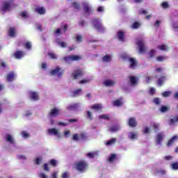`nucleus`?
<instances>
[{
	"label": "nucleus",
	"mask_w": 178,
	"mask_h": 178,
	"mask_svg": "<svg viewBox=\"0 0 178 178\" xmlns=\"http://www.w3.org/2000/svg\"><path fill=\"white\" fill-rule=\"evenodd\" d=\"M75 169L81 173H84L88 169V163L84 160L79 161L75 163Z\"/></svg>",
	"instance_id": "obj_1"
},
{
	"label": "nucleus",
	"mask_w": 178,
	"mask_h": 178,
	"mask_svg": "<svg viewBox=\"0 0 178 178\" xmlns=\"http://www.w3.org/2000/svg\"><path fill=\"white\" fill-rule=\"evenodd\" d=\"M122 59H128L129 62V67L131 69H136V67H137V61L136 60V58H129V56L127 54H122Z\"/></svg>",
	"instance_id": "obj_2"
},
{
	"label": "nucleus",
	"mask_w": 178,
	"mask_h": 178,
	"mask_svg": "<svg viewBox=\"0 0 178 178\" xmlns=\"http://www.w3.org/2000/svg\"><path fill=\"white\" fill-rule=\"evenodd\" d=\"M83 74L84 71L83 69H77L72 73L71 77H72L73 80H76L77 79H80V77H83Z\"/></svg>",
	"instance_id": "obj_3"
},
{
	"label": "nucleus",
	"mask_w": 178,
	"mask_h": 178,
	"mask_svg": "<svg viewBox=\"0 0 178 178\" xmlns=\"http://www.w3.org/2000/svg\"><path fill=\"white\" fill-rule=\"evenodd\" d=\"M64 72L65 71L62 68L56 67L55 69L51 70L50 73L51 76L57 75V77L60 79V77H62V76L63 75Z\"/></svg>",
	"instance_id": "obj_4"
},
{
	"label": "nucleus",
	"mask_w": 178,
	"mask_h": 178,
	"mask_svg": "<svg viewBox=\"0 0 178 178\" xmlns=\"http://www.w3.org/2000/svg\"><path fill=\"white\" fill-rule=\"evenodd\" d=\"M92 23L93 26L95 27V29H96V30H97V31H104L105 29L104 28L102 24H101V22H99V19L97 18L92 19Z\"/></svg>",
	"instance_id": "obj_5"
},
{
	"label": "nucleus",
	"mask_w": 178,
	"mask_h": 178,
	"mask_svg": "<svg viewBox=\"0 0 178 178\" xmlns=\"http://www.w3.org/2000/svg\"><path fill=\"white\" fill-rule=\"evenodd\" d=\"M63 60L65 62H74V61L77 62L79 60H81V56H77V55H72V56H68L64 57Z\"/></svg>",
	"instance_id": "obj_6"
},
{
	"label": "nucleus",
	"mask_w": 178,
	"mask_h": 178,
	"mask_svg": "<svg viewBox=\"0 0 178 178\" xmlns=\"http://www.w3.org/2000/svg\"><path fill=\"white\" fill-rule=\"evenodd\" d=\"M136 44L138 45V47L139 48V52L140 54H144V52H145V44L144 43V41L138 40L136 42Z\"/></svg>",
	"instance_id": "obj_7"
},
{
	"label": "nucleus",
	"mask_w": 178,
	"mask_h": 178,
	"mask_svg": "<svg viewBox=\"0 0 178 178\" xmlns=\"http://www.w3.org/2000/svg\"><path fill=\"white\" fill-rule=\"evenodd\" d=\"M128 126L129 127H137V119L134 117L129 118L128 120Z\"/></svg>",
	"instance_id": "obj_8"
},
{
	"label": "nucleus",
	"mask_w": 178,
	"mask_h": 178,
	"mask_svg": "<svg viewBox=\"0 0 178 178\" xmlns=\"http://www.w3.org/2000/svg\"><path fill=\"white\" fill-rule=\"evenodd\" d=\"M60 111L58 108H54L51 110V112L49 113V116L52 118H56V116H59Z\"/></svg>",
	"instance_id": "obj_9"
},
{
	"label": "nucleus",
	"mask_w": 178,
	"mask_h": 178,
	"mask_svg": "<svg viewBox=\"0 0 178 178\" xmlns=\"http://www.w3.org/2000/svg\"><path fill=\"white\" fill-rule=\"evenodd\" d=\"M165 138V134L160 132L156 136V144H162V140Z\"/></svg>",
	"instance_id": "obj_10"
},
{
	"label": "nucleus",
	"mask_w": 178,
	"mask_h": 178,
	"mask_svg": "<svg viewBox=\"0 0 178 178\" xmlns=\"http://www.w3.org/2000/svg\"><path fill=\"white\" fill-rule=\"evenodd\" d=\"M15 77H16V75L15 74V72H10L8 73L6 76V80L9 83H12L15 80Z\"/></svg>",
	"instance_id": "obj_11"
},
{
	"label": "nucleus",
	"mask_w": 178,
	"mask_h": 178,
	"mask_svg": "<svg viewBox=\"0 0 178 178\" xmlns=\"http://www.w3.org/2000/svg\"><path fill=\"white\" fill-rule=\"evenodd\" d=\"M91 109H93V111H97V112H102V104H93L91 106Z\"/></svg>",
	"instance_id": "obj_12"
},
{
	"label": "nucleus",
	"mask_w": 178,
	"mask_h": 178,
	"mask_svg": "<svg viewBox=\"0 0 178 178\" xmlns=\"http://www.w3.org/2000/svg\"><path fill=\"white\" fill-rule=\"evenodd\" d=\"M14 56L15 59H22L24 56V51H17L14 53Z\"/></svg>",
	"instance_id": "obj_13"
},
{
	"label": "nucleus",
	"mask_w": 178,
	"mask_h": 178,
	"mask_svg": "<svg viewBox=\"0 0 178 178\" xmlns=\"http://www.w3.org/2000/svg\"><path fill=\"white\" fill-rule=\"evenodd\" d=\"M178 139L177 135L173 136L170 140H168L167 143V147H171V145H173L175 144V142Z\"/></svg>",
	"instance_id": "obj_14"
},
{
	"label": "nucleus",
	"mask_w": 178,
	"mask_h": 178,
	"mask_svg": "<svg viewBox=\"0 0 178 178\" xmlns=\"http://www.w3.org/2000/svg\"><path fill=\"white\" fill-rule=\"evenodd\" d=\"M8 34L13 38L16 37V29H15V27H10L8 31Z\"/></svg>",
	"instance_id": "obj_15"
},
{
	"label": "nucleus",
	"mask_w": 178,
	"mask_h": 178,
	"mask_svg": "<svg viewBox=\"0 0 178 178\" xmlns=\"http://www.w3.org/2000/svg\"><path fill=\"white\" fill-rule=\"evenodd\" d=\"M30 98L33 101H38L39 99L38 93H37V92H30Z\"/></svg>",
	"instance_id": "obj_16"
},
{
	"label": "nucleus",
	"mask_w": 178,
	"mask_h": 178,
	"mask_svg": "<svg viewBox=\"0 0 178 178\" xmlns=\"http://www.w3.org/2000/svg\"><path fill=\"white\" fill-rule=\"evenodd\" d=\"M113 106H122L123 105V98H120L118 99L115 100L113 102Z\"/></svg>",
	"instance_id": "obj_17"
},
{
	"label": "nucleus",
	"mask_w": 178,
	"mask_h": 178,
	"mask_svg": "<svg viewBox=\"0 0 178 178\" xmlns=\"http://www.w3.org/2000/svg\"><path fill=\"white\" fill-rule=\"evenodd\" d=\"M82 91H83V90H81V88L76 89V90L72 92V94L71 95V97H72V98H74L76 97H79V95H81Z\"/></svg>",
	"instance_id": "obj_18"
},
{
	"label": "nucleus",
	"mask_w": 178,
	"mask_h": 178,
	"mask_svg": "<svg viewBox=\"0 0 178 178\" xmlns=\"http://www.w3.org/2000/svg\"><path fill=\"white\" fill-rule=\"evenodd\" d=\"M10 8V3L5 2L1 7V10H3V12H6V10H9Z\"/></svg>",
	"instance_id": "obj_19"
},
{
	"label": "nucleus",
	"mask_w": 178,
	"mask_h": 178,
	"mask_svg": "<svg viewBox=\"0 0 178 178\" xmlns=\"http://www.w3.org/2000/svg\"><path fill=\"white\" fill-rule=\"evenodd\" d=\"M165 80H166V76H161L160 78H159V79L157 80L158 86H159L160 87H162V86H163V83H165Z\"/></svg>",
	"instance_id": "obj_20"
},
{
	"label": "nucleus",
	"mask_w": 178,
	"mask_h": 178,
	"mask_svg": "<svg viewBox=\"0 0 178 178\" xmlns=\"http://www.w3.org/2000/svg\"><path fill=\"white\" fill-rule=\"evenodd\" d=\"M117 37L120 41L123 42L124 41V32L120 31H118L117 33Z\"/></svg>",
	"instance_id": "obj_21"
},
{
	"label": "nucleus",
	"mask_w": 178,
	"mask_h": 178,
	"mask_svg": "<svg viewBox=\"0 0 178 178\" xmlns=\"http://www.w3.org/2000/svg\"><path fill=\"white\" fill-rule=\"evenodd\" d=\"M129 81L131 86H136L138 81V78L136 76H130Z\"/></svg>",
	"instance_id": "obj_22"
},
{
	"label": "nucleus",
	"mask_w": 178,
	"mask_h": 178,
	"mask_svg": "<svg viewBox=\"0 0 178 178\" xmlns=\"http://www.w3.org/2000/svg\"><path fill=\"white\" fill-rule=\"evenodd\" d=\"M79 108V104H70L67 107V111H76Z\"/></svg>",
	"instance_id": "obj_23"
},
{
	"label": "nucleus",
	"mask_w": 178,
	"mask_h": 178,
	"mask_svg": "<svg viewBox=\"0 0 178 178\" xmlns=\"http://www.w3.org/2000/svg\"><path fill=\"white\" fill-rule=\"evenodd\" d=\"M49 134H54V136H58L59 134V131H58L56 128L49 129L48 130Z\"/></svg>",
	"instance_id": "obj_24"
},
{
	"label": "nucleus",
	"mask_w": 178,
	"mask_h": 178,
	"mask_svg": "<svg viewBox=\"0 0 178 178\" xmlns=\"http://www.w3.org/2000/svg\"><path fill=\"white\" fill-rule=\"evenodd\" d=\"M109 130L111 133H116V131H119V130H120V126L114 125L111 127Z\"/></svg>",
	"instance_id": "obj_25"
},
{
	"label": "nucleus",
	"mask_w": 178,
	"mask_h": 178,
	"mask_svg": "<svg viewBox=\"0 0 178 178\" xmlns=\"http://www.w3.org/2000/svg\"><path fill=\"white\" fill-rule=\"evenodd\" d=\"M35 12L39 13V15H45V8L44 7H40L35 9Z\"/></svg>",
	"instance_id": "obj_26"
},
{
	"label": "nucleus",
	"mask_w": 178,
	"mask_h": 178,
	"mask_svg": "<svg viewBox=\"0 0 178 178\" xmlns=\"http://www.w3.org/2000/svg\"><path fill=\"white\" fill-rule=\"evenodd\" d=\"M6 141L10 143V144H15V140H13V137L10 134L6 135Z\"/></svg>",
	"instance_id": "obj_27"
},
{
	"label": "nucleus",
	"mask_w": 178,
	"mask_h": 178,
	"mask_svg": "<svg viewBox=\"0 0 178 178\" xmlns=\"http://www.w3.org/2000/svg\"><path fill=\"white\" fill-rule=\"evenodd\" d=\"M82 6H83L85 13H90V5L88 3H83Z\"/></svg>",
	"instance_id": "obj_28"
},
{
	"label": "nucleus",
	"mask_w": 178,
	"mask_h": 178,
	"mask_svg": "<svg viewBox=\"0 0 178 178\" xmlns=\"http://www.w3.org/2000/svg\"><path fill=\"white\" fill-rule=\"evenodd\" d=\"M72 7L74 8L75 10H80V3H79L77 1H74L72 3Z\"/></svg>",
	"instance_id": "obj_29"
},
{
	"label": "nucleus",
	"mask_w": 178,
	"mask_h": 178,
	"mask_svg": "<svg viewBox=\"0 0 178 178\" xmlns=\"http://www.w3.org/2000/svg\"><path fill=\"white\" fill-rule=\"evenodd\" d=\"M157 48L160 49V51H169V48L165 44L159 45Z\"/></svg>",
	"instance_id": "obj_30"
},
{
	"label": "nucleus",
	"mask_w": 178,
	"mask_h": 178,
	"mask_svg": "<svg viewBox=\"0 0 178 178\" xmlns=\"http://www.w3.org/2000/svg\"><path fill=\"white\" fill-rule=\"evenodd\" d=\"M140 26H141V24H140V22H135L131 26V27L134 29V30H137V29H138L140 27Z\"/></svg>",
	"instance_id": "obj_31"
},
{
	"label": "nucleus",
	"mask_w": 178,
	"mask_h": 178,
	"mask_svg": "<svg viewBox=\"0 0 178 178\" xmlns=\"http://www.w3.org/2000/svg\"><path fill=\"white\" fill-rule=\"evenodd\" d=\"M49 165L53 166V168H56L58 166V161L55 159H51L49 162Z\"/></svg>",
	"instance_id": "obj_32"
},
{
	"label": "nucleus",
	"mask_w": 178,
	"mask_h": 178,
	"mask_svg": "<svg viewBox=\"0 0 178 178\" xmlns=\"http://www.w3.org/2000/svg\"><path fill=\"white\" fill-rule=\"evenodd\" d=\"M116 138H111L106 143V145H112V144H115V143H116Z\"/></svg>",
	"instance_id": "obj_33"
},
{
	"label": "nucleus",
	"mask_w": 178,
	"mask_h": 178,
	"mask_svg": "<svg viewBox=\"0 0 178 178\" xmlns=\"http://www.w3.org/2000/svg\"><path fill=\"white\" fill-rule=\"evenodd\" d=\"M171 94H172V92L170 91H165L161 93V95L164 98H168V97H170Z\"/></svg>",
	"instance_id": "obj_34"
},
{
	"label": "nucleus",
	"mask_w": 178,
	"mask_h": 178,
	"mask_svg": "<svg viewBox=\"0 0 178 178\" xmlns=\"http://www.w3.org/2000/svg\"><path fill=\"white\" fill-rule=\"evenodd\" d=\"M99 118L103 119L104 120H111V118H109V115L108 114L99 115Z\"/></svg>",
	"instance_id": "obj_35"
},
{
	"label": "nucleus",
	"mask_w": 178,
	"mask_h": 178,
	"mask_svg": "<svg viewBox=\"0 0 178 178\" xmlns=\"http://www.w3.org/2000/svg\"><path fill=\"white\" fill-rule=\"evenodd\" d=\"M104 84L106 86H115V82H113V81H111V80L108 79L104 81Z\"/></svg>",
	"instance_id": "obj_36"
},
{
	"label": "nucleus",
	"mask_w": 178,
	"mask_h": 178,
	"mask_svg": "<svg viewBox=\"0 0 178 178\" xmlns=\"http://www.w3.org/2000/svg\"><path fill=\"white\" fill-rule=\"evenodd\" d=\"M115 159H116V154H112L109 156L108 161V162L112 163V162H114Z\"/></svg>",
	"instance_id": "obj_37"
},
{
	"label": "nucleus",
	"mask_w": 178,
	"mask_h": 178,
	"mask_svg": "<svg viewBox=\"0 0 178 178\" xmlns=\"http://www.w3.org/2000/svg\"><path fill=\"white\" fill-rule=\"evenodd\" d=\"M168 111H169V107L166 106H161V107L160 108V111L162 113H165V112H168Z\"/></svg>",
	"instance_id": "obj_38"
},
{
	"label": "nucleus",
	"mask_w": 178,
	"mask_h": 178,
	"mask_svg": "<svg viewBox=\"0 0 178 178\" xmlns=\"http://www.w3.org/2000/svg\"><path fill=\"white\" fill-rule=\"evenodd\" d=\"M176 122H178V115L175 117V119L172 118L170 120L169 124L170 126H172V124H175Z\"/></svg>",
	"instance_id": "obj_39"
},
{
	"label": "nucleus",
	"mask_w": 178,
	"mask_h": 178,
	"mask_svg": "<svg viewBox=\"0 0 178 178\" xmlns=\"http://www.w3.org/2000/svg\"><path fill=\"white\" fill-rule=\"evenodd\" d=\"M156 52V51L152 49L149 51V59H152V58H154V56H155V53Z\"/></svg>",
	"instance_id": "obj_40"
},
{
	"label": "nucleus",
	"mask_w": 178,
	"mask_h": 178,
	"mask_svg": "<svg viewBox=\"0 0 178 178\" xmlns=\"http://www.w3.org/2000/svg\"><path fill=\"white\" fill-rule=\"evenodd\" d=\"M103 62H111V56L106 55L102 58Z\"/></svg>",
	"instance_id": "obj_41"
},
{
	"label": "nucleus",
	"mask_w": 178,
	"mask_h": 178,
	"mask_svg": "<svg viewBox=\"0 0 178 178\" xmlns=\"http://www.w3.org/2000/svg\"><path fill=\"white\" fill-rule=\"evenodd\" d=\"M153 102L156 105H161V99H159V97H155L153 100Z\"/></svg>",
	"instance_id": "obj_42"
},
{
	"label": "nucleus",
	"mask_w": 178,
	"mask_h": 178,
	"mask_svg": "<svg viewBox=\"0 0 178 178\" xmlns=\"http://www.w3.org/2000/svg\"><path fill=\"white\" fill-rule=\"evenodd\" d=\"M166 59V57L163 56H159L156 57V61L157 62H163V60Z\"/></svg>",
	"instance_id": "obj_43"
},
{
	"label": "nucleus",
	"mask_w": 178,
	"mask_h": 178,
	"mask_svg": "<svg viewBox=\"0 0 178 178\" xmlns=\"http://www.w3.org/2000/svg\"><path fill=\"white\" fill-rule=\"evenodd\" d=\"M86 156H88V158H90L91 159H92L95 156V152H89L86 154Z\"/></svg>",
	"instance_id": "obj_44"
},
{
	"label": "nucleus",
	"mask_w": 178,
	"mask_h": 178,
	"mask_svg": "<svg viewBox=\"0 0 178 178\" xmlns=\"http://www.w3.org/2000/svg\"><path fill=\"white\" fill-rule=\"evenodd\" d=\"M19 15L24 19H27V17H28L27 12H26V11H22Z\"/></svg>",
	"instance_id": "obj_45"
},
{
	"label": "nucleus",
	"mask_w": 178,
	"mask_h": 178,
	"mask_svg": "<svg viewBox=\"0 0 178 178\" xmlns=\"http://www.w3.org/2000/svg\"><path fill=\"white\" fill-rule=\"evenodd\" d=\"M171 166L174 170H178V162L173 163Z\"/></svg>",
	"instance_id": "obj_46"
},
{
	"label": "nucleus",
	"mask_w": 178,
	"mask_h": 178,
	"mask_svg": "<svg viewBox=\"0 0 178 178\" xmlns=\"http://www.w3.org/2000/svg\"><path fill=\"white\" fill-rule=\"evenodd\" d=\"M155 92H156L155 88H150V89L149 90V94H150V95H154L155 94Z\"/></svg>",
	"instance_id": "obj_47"
},
{
	"label": "nucleus",
	"mask_w": 178,
	"mask_h": 178,
	"mask_svg": "<svg viewBox=\"0 0 178 178\" xmlns=\"http://www.w3.org/2000/svg\"><path fill=\"white\" fill-rule=\"evenodd\" d=\"M129 138L131 139V140H134L135 138H137V134L136 133H134V132H131L130 133V136Z\"/></svg>",
	"instance_id": "obj_48"
},
{
	"label": "nucleus",
	"mask_w": 178,
	"mask_h": 178,
	"mask_svg": "<svg viewBox=\"0 0 178 178\" xmlns=\"http://www.w3.org/2000/svg\"><path fill=\"white\" fill-rule=\"evenodd\" d=\"M48 56L51 58V59H56V54L52 52L48 54Z\"/></svg>",
	"instance_id": "obj_49"
},
{
	"label": "nucleus",
	"mask_w": 178,
	"mask_h": 178,
	"mask_svg": "<svg viewBox=\"0 0 178 178\" xmlns=\"http://www.w3.org/2000/svg\"><path fill=\"white\" fill-rule=\"evenodd\" d=\"M21 134H22V137L24 138H29V136H30L27 132H26V131H22V133H21Z\"/></svg>",
	"instance_id": "obj_50"
},
{
	"label": "nucleus",
	"mask_w": 178,
	"mask_h": 178,
	"mask_svg": "<svg viewBox=\"0 0 178 178\" xmlns=\"http://www.w3.org/2000/svg\"><path fill=\"white\" fill-rule=\"evenodd\" d=\"M76 40L77 42H81L83 41V37L80 35H77L76 36Z\"/></svg>",
	"instance_id": "obj_51"
},
{
	"label": "nucleus",
	"mask_w": 178,
	"mask_h": 178,
	"mask_svg": "<svg viewBox=\"0 0 178 178\" xmlns=\"http://www.w3.org/2000/svg\"><path fill=\"white\" fill-rule=\"evenodd\" d=\"M161 6L162 8H163L164 9H166L168 8H169V4L168 3V2L165 1V2H163L161 3Z\"/></svg>",
	"instance_id": "obj_52"
},
{
	"label": "nucleus",
	"mask_w": 178,
	"mask_h": 178,
	"mask_svg": "<svg viewBox=\"0 0 178 178\" xmlns=\"http://www.w3.org/2000/svg\"><path fill=\"white\" fill-rule=\"evenodd\" d=\"M86 83H90V79H83L79 81V84H86Z\"/></svg>",
	"instance_id": "obj_53"
},
{
	"label": "nucleus",
	"mask_w": 178,
	"mask_h": 178,
	"mask_svg": "<svg viewBox=\"0 0 178 178\" xmlns=\"http://www.w3.org/2000/svg\"><path fill=\"white\" fill-rule=\"evenodd\" d=\"M58 45H60L62 48H66L67 47L66 42H58Z\"/></svg>",
	"instance_id": "obj_54"
},
{
	"label": "nucleus",
	"mask_w": 178,
	"mask_h": 178,
	"mask_svg": "<svg viewBox=\"0 0 178 178\" xmlns=\"http://www.w3.org/2000/svg\"><path fill=\"white\" fill-rule=\"evenodd\" d=\"M88 118L90 120H92V114L91 113V111H87Z\"/></svg>",
	"instance_id": "obj_55"
},
{
	"label": "nucleus",
	"mask_w": 178,
	"mask_h": 178,
	"mask_svg": "<svg viewBox=\"0 0 178 178\" xmlns=\"http://www.w3.org/2000/svg\"><path fill=\"white\" fill-rule=\"evenodd\" d=\"M25 48H26V49H31V43L30 42H26L25 44Z\"/></svg>",
	"instance_id": "obj_56"
},
{
	"label": "nucleus",
	"mask_w": 178,
	"mask_h": 178,
	"mask_svg": "<svg viewBox=\"0 0 178 178\" xmlns=\"http://www.w3.org/2000/svg\"><path fill=\"white\" fill-rule=\"evenodd\" d=\"M39 177L40 178H48V176L47 175H45V173L42 172V173L39 174Z\"/></svg>",
	"instance_id": "obj_57"
},
{
	"label": "nucleus",
	"mask_w": 178,
	"mask_h": 178,
	"mask_svg": "<svg viewBox=\"0 0 178 178\" xmlns=\"http://www.w3.org/2000/svg\"><path fill=\"white\" fill-rule=\"evenodd\" d=\"M149 131L150 130L147 127H146L143 130L144 134H149Z\"/></svg>",
	"instance_id": "obj_58"
},
{
	"label": "nucleus",
	"mask_w": 178,
	"mask_h": 178,
	"mask_svg": "<svg viewBox=\"0 0 178 178\" xmlns=\"http://www.w3.org/2000/svg\"><path fill=\"white\" fill-rule=\"evenodd\" d=\"M72 140L74 141H79V135H77V134H74Z\"/></svg>",
	"instance_id": "obj_59"
},
{
	"label": "nucleus",
	"mask_w": 178,
	"mask_h": 178,
	"mask_svg": "<svg viewBox=\"0 0 178 178\" xmlns=\"http://www.w3.org/2000/svg\"><path fill=\"white\" fill-rule=\"evenodd\" d=\"M153 129H154V130H156V131H158V130H159V124H154Z\"/></svg>",
	"instance_id": "obj_60"
},
{
	"label": "nucleus",
	"mask_w": 178,
	"mask_h": 178,
	"mask_svg": "<svg viewBox=\"0 0 178 178\" xmlns=\"http://www.w3.org/2000/svg\"><path fill=\"white\" fill-rule=\"evenodd\" d=\"M44 170L46 172H49V167H48V164L47 163H44Z\"/></svg>",
	"instance_id": "obj_61"
},
{
	"label": "nucleus",
	"mask_w": 178,
	"mask_h": 178,
	"mask_svg": "<svg viewBox=\"0 0 178 178\" xmlns=\"http://www.w3.org/2000/svg\"><path fill=\"white\" fill-rule=\"evenodd\" d=\"M41 163V159L36 158L35 159V165H40Z\"/></svg>",
	"instance_id": "obj_62"
},
{
	"label": "nucleus",
	"mask_w": 178,
	"mask_h": 178,
	"mask_svg": "<svg viewBox=\"0 0 178 178\" xmlns=\"http://www.w3.org/2000/svg\"><path fill=\"white\" fill-rule=\"evenodd\" d=\"M62 178H69V174H67V172H63L62 175Z\"/></svg>",
	"instance_id": "obj_63"
},
{
	"label": "nucleus",
	"mask_w": 178,
	"mask_h": 178,
	"mask_svg": "<svg viewBox=\"0 0 178 178\" xmlns=\"http://www.w3.org/2000/svg\"><path fill=\"white\" fill-rule=\"evenodd\" d=\"M51 178H58V172H54L51 175Z\"/></svg>",
	"instance_id": "obj_64"
}]
</instances>
